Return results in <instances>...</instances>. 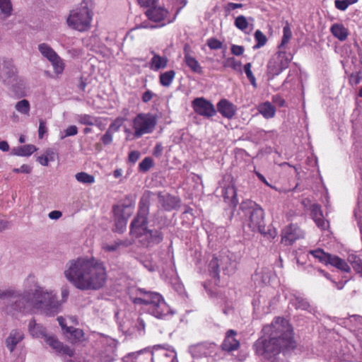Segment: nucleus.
I'll list each match as a JSON object with an SVG mask.
<instances>
[{
	"mask_svg": "<svg viewBox=\"0 0 362 362\" xmlns=\"http://www.w3.org/2000/svg\"><path fill=\"white\" fill-rule=\"evenodd\" d=\"M291 37L292 32L288 23H287L283 28V36L281 37V43L278 45V49L288 52V44L291 39Z\"/></svg>",
	"mask_w": 362,
	"mask_h": 362,
	"instance_id": "e433bc0d",
	"label": "nucleus"
},
{
	"mask_svg": "<svg viewBox=\"0 0 362 362\" xmlns=\"http://www.w3.org/2000/svg\"><path fill=\"white\" fill-rule=\"evenodd\" d=\"M254 37L256 41V44L253 46L255 49L262 47L267 42V36L259 30L255 32Z\"/></svg>",
	"mask_w": 362,
	"mask_h": 362,
	"instance_id": "de8ad7c7",
	"label": "nucleus"
},
{
	"mask_svg": "<svg viewBox=\"0 0 362 362\" xmlns=\"http://www.w3.org/2000/svg\"><path fill=\"white\" fill-rule=\"evenodd\" d=\"M208 238L210 242L222 241L228 237L226 229L224 226H216L213 225L206 230Z\"/></svg>",
	"mask_w": 362,
	"mask_h": 362,
	"instance_id": "c85d7f7f",
	"label": "nucleus"
},
{
	"mask_svg": "<svg viewBox=\"0 0 362 362\" xmlns=\"http://www.w3.org/2000/svg\"><path fill=\"white\" fill-rule=\"evenodd\" d=\"M293 58V55L291 52H284L278 49L276 53L268 62V74L273 77L279 75L284 70L288 68Z\"/></svg>",
	"mask_w": 362,
	"mask_h": 362,
	"instance_id": "9b49d317",
	"label": "nucleus"
},
{
	"mask_svg": "<svg viewBox=\"0 0 362 362\" xmlns=\"http://www.w3.org/2000/svg\"><path fill=\"white\" fill-rule=\"evenodd\" d=\"M308 255H310L318 262L325 265L330 264L343 272H346L350 270L349 266L344 259L336 255H332L327 253L322 249L317 248L311 250L308 252Z\"/></svg>",
	"mask_w": 362,
	"mask_h": 362,
	"instance_id": "f8f14e48",
	"label": "nucleus"
},
{
	"mask_svg": "<svg viewBox=\"0 0 362 362\" xmlns=\"http://www.w3.org/2000/svg\"><path fill=\"white\" fill-rule=\"evenodd\" d=\"M243 7V4L240 3L228 2L226 4L224 10L227 13H230V11L237 8H241Z\"/></svg>",
	"mask_w": 362,
	"mask_h": 362,
	"instance_id": "680f3d73",
	"label": "nucleus"
},
{
	"mask_svg": "<svg viewBox=\"0 0 362 362\" xmlns=\"http://www.w3.org/2000/svg\"><path fill=\"white\" fill-rule=\"evenodd\" d=\"M46 344L51 347L56 353L62 356H74V351L68 346H64L54 335L47 334L43 339Z\"/></svg>",
	"mask_w": 362,
	"mask_h": 362,
	"instance_id": "6ab92c4d",
	"label": "nucleus"
},
{
	"mask_svg": "<svg viewBox=\"0 0 362 362\" xmlns=\"http://www.w3.org/2000/svg\"><path fill=\"white\" fill-rule=\"evenodd\" d=\"M192 107L197 115L205 118H210L216 114L214 105L203 97L194 98Z\"/></svg>",
	"mask_w": 362,
	"mask_h": 362,
	"instance_id": "2eb2a0df",
	"label": "nucleus"
},
{
	"mask_svg": "<svg viewBox=\"0 0 362 362\" xmlns=\"http://www.w3.org/2000/svg\"><path fill=\"white\" fill-rule=\"evenodd\" d=\"M325 358L327 362H349L352 355L346 344L335 342L326 352Z\"/></svg>",
	"mask_w": 362,
	"mask_h": 362,
	"instance_id": "ddd939ff",
	"label": "nucleus"
},
{
	"mask_svg": "<svg viewBox=\"0 0 362 362\" xmlns=\"http://www.w3.org/2000/svg\"><path fill=\"white\" fill-rule=\"evenodd\" d=\"M131 245L127 240H116L112 243L103 242L101 245L102 249L107 252H117L121 247H127Z\"/></svg>",
	"mask_w": 362,
	"mask_h": 362,
	"instance_id": "72a5a7b5",
	"label": "nucleus"
},
{
	"mask_svg": "<svg viewBox=\"0 0 362 362\" xmlns=\"http://www.w3.org/2000/svg\"><path fill=\"white\" fill-rule=\"evenodd\" d=\"M129 298L134 304L146 305L147 311L156 318H163L170 313V309L163 296L157 293L144 288H133L129 292Z\"/></svg>",
	"mask_w": 362,
	"mask_h": 362,
	"instance_id": "20e7f679",
	"label": "nucleus"
},
{
	"mask_svg": "<svg viewBox=\"0 0 362 362\" xmlns=\"http://www.w3.org/2000/svg\"><path fill=\"white\" fill-rule=\"evenodd\" d=\"M52 66L54 73L57 75L62 74L65 68V64L64 60L60 57L59 54H57L52 59L49 60Z\"/></svg>",
	"mask_w": 362,
	"mask_h": 362,
	"instance_id": "a19ab883",
	"label": "nucleus"
},
{
	"mask_svg": "<svg viewBox=\"0 0 362 362\" xmlns=\"http://www.w3.org/2000/svg\"><path fill=\"white\" fill-rule=\"evenodd\" d=\"M310 214L318 228L325 230L328 227L329 223L324 219L321 206L319 204H313L311 205Z\"/></svg>",
	"mask_w": 362,
	"mask_h": 362,
	"instance_id": "393cba45",
	"label": "nucleus"
},
{
	"mask_svg": "<svg viewBox=\"0 0 362 362\" xmlns=\"http://www.w3.org/2000/svg\"><path fill=\"white\" fill-rule=\"evenodd\" d=\"M349 262L351 264L354 271L362 276V261L355 255H351L348 258Z\"/></svg>",
	"mask_w": 362,
	"mask_h": 362,
	"instance_id": "49530a36",
	"label": "nucleus"
},
{
	"mask_svg": "<svg viewBox=\"0 0 362 362\" xmlns=\"http://www.w3.org/2000/svg\"><path fill=\"white\" fill-rule=\"evenodd\" d=\"M185 218H187L189 224H190L191 221L194 219V215L192 214V209L187 207L182 209V224L185 221Z\"/></svg>",
	"mask_w": 362,
	"mask_h": 362,
	"instance_id": "052dcab7",
	"label": "nucleus"
},
{
	"mask_svg": "<svg viewBox=\"0 0 362 362\" xmlns=\"http://www.w3.org/2000/svg\"><path fill=\"white\" fill-rule=\"evenodd\" d=\"M354 216L358 221V225L361 230L362 227V203L360 202L358 204L357 208L354 210Z\"/></svg>",
	"mask_w": 362,
	"mask_h": 362,
	"instance_id": "bf43d9fd",
	"label": "nucleus"
},
{
	"mask_svg": "<svg viewBox=\"0 0 362 362\" xmlns=\"http://www.w3.org/2000/svg\"><path fill=\"white\" fill-rule=\"evenodd\" d=\"M150 53L152 55L148 67L153 71H158L160 69H164L167 67L168 63V59L165 55H160L154 50H151Z\"/></svg>",
	"mask_w": 362,
	"mask_h": 362,
	"instance_id": "5701e85b",
	"label": "nucleus"
},
{
	"mask_svg": "<svg viewBox=\"0 0 362 362\" xmlns=\"http://www.w3.org/2000/svg\"><path fill=\"white\" fill-rule=\"evenodd\" d=\"M153 159L150 157H146L139 164V170L142 173H146L150 170V168L153 166Z\"/></svg>",
	"mask_w": 362,
	"mask_h": 362,
	"instance_id": "5fc2aeb1",
	"label": "nucleus"
},
{
	"mask_svg": "<svg viewBox=\"0 0 362 362\" xmlns=\"http://www.w3.org/2000/svg\"><path fill=\"white\" fill-rule=\"evenodd\" d=\"M141 153L138 151H132L129 152L128 160L129 162L134 164L140 158Z\"/></svg>",
	"mask_w": 362,
	"mask_h": 362,
	"instance_id": "774afa93",
	"label": "nucleus"
},
{
	"mask_svg": "<svg viewBox=\"0 0 362 362\" xmlns=\"http://www.w3.org/2000/svg\"><path fill=\"white\" fill-rule=\"evenodd\" d=\"M251 67H252L251 64L250 63H247V64H245L244 65L243 69H244V71H245V73L246 74V76L248 78V80L250 81V83L254 87H256L257 86L256 78H255L254 74H252V71L251 70Z\"/></svg>",
	"mask_w": 362,
	"mask_h": 362,
	"instance_id": "6e6d98bb",
	"label": "nucleus"
},
{
	"mask_svg": "<svg viewBox=\"0 0 362 362\" xmlns=\"http://www.w3.org/2000/svg\"><path fill=\"white\" fill-rule=\"evenodd\" d=\"M277 132L274 130L265 131L258 129L255 131L253 136L259 143L270 142L274 144L277 138Z\"/></svg>",
	"mask_w": 362,
	"mask_h": 362,
	"instance_id": "bb28decb",
	"label": "nucleus"
},
{
	"mask_svg": "<svg viewBox=\"0 0 362 362\" xmlns=\"http://www.w3.org/2000/svg\"><path fill=\"white\" fill-rule=\"evenodd\" d=\"M15 109L18 113L29 116L30 111V102L26 99L21 100L16 103Z\"/></svg>",
	"mask_w": 362,
	"mask_h": 362,
	"instance_id": "37998d69",
	"label": "nucleus"
},
{
	"mask_svg": "<svg viewBox=\"0 0 362 362\" xmlns=\"http://www.w3.org/2000/svg\"><path fill=\"white\" fill-rule=\"evenodd\" d=\"M135 327H136L137 331L139 332V334L141 335V334H144L146 323L144 322V320L142 317H139L137 318L136 322L135 324Z\"/></svg>",
	"mask_w": 362,
	"mask_h": 362,
	"instance_id": "e2e57ef3",
	"label": "nucleus"
},
{
	"mask_svg": "<svg viewBox=\"0 0 362 362\" xmlns=\"http://www.w3.org/2000/svg\"><path fill=\"white\" fill-rule=\"evenodd\" d=\"M217 110L223 117L230 119L237 112L236 106L226 98L221 99L216 104Z\"/></svg>",
	"mask_w": 362,
	"mask_h": 362,
	"instance_id": "412c9836",
	"label": "nucleus"
},
{
	"mask_svg": "<svg viewBox=\"0 0 362 362\" xmlns=\"http://www.w3.org/2000/svg\"><path fill=\"white\" fill-rule=\"evenodd\" d=\"M188 351L194 359L206 358L211 362H215L218 359V353L221 350L214 342L202 341L189 346Z\"/></svg>",
	"mask_w": 362,
	"mask_h": 362,
	"instance_id": "1a4fd4ad",
	"label": "nucleus"
},
{
	"mask_svg": "<svg viewBox=\"0 0 362 362\" xmlns=\"http://www.w3.org/2000/svg\"><path fill=\"white\" fill-rule=\"evenodd\" d=\"M92 5L91 0H83L77 7L72 9L66 18L68 26L79 32L88 30L93 19Z\"/></svg>",
	"mask_w": 362,
	"mask_h": 362,
	"instance_id": "39448f33",
	"label": "nucleus"
},
{
	"mask_svg": "<svg viewBox=\"0 0 362 362\" xmlns=\"http://www.w3.org/2000/svg\"><path fill=\"white\" fill-rule=\"evenodd\" d=\"M76 180L82 184L90 185L95 182L93 175H89L85 172L78 173L75 175Z\"/></svg>",
	"mask_w": 362,
	"mask_h": 362,
	"instance_id": "09e8293b",
	"label": "nucleus"
},
{
	"mask_svg": "<svg viewBox=\"0 0 362 362\" xmlns=\"http://www.w3.org/2000/svg\"><path fill=\"white\" fill-rule=\"evenodd\" d=\"M157 123L156 116L150 113H139L132 121L134 138H140L144 134L151 133Z\"/></svg>",
	"mask_w": 362,
	"mask_h": 362,
	"instance_id": "9d476101",
	"label": "nucleus"
},
{
	"mask_svg": "<svg viewBox=\"0 0 362 362\" xmlns=\"http://www.w3.org/2000/svg\"><path fill=\"white\" fill-rule=\"evenodd\" d=\"M235 332L230 329L226 332V337L222 344V349L226 351H232L238 349L239 341L235 338Z\"/></svg>",
	"mask_w": 362,
	"mask_h": 362,
	"instance_id": "c756f323",
	"label": "nucleus"
},
{
	"mask_svg": "<svg viewBox=\"0 0 362 362\" xmlns=\"http://www.w3.org/2000/svg\"><path fill=\"white\" fill-rule=\"evenodd\" d=\"M18 70L12 59L0 57V82L6 86L10 85L11 81H16V83L11 86V90L18 96L23 97L25 93L21 88L24 86L23 79L17 77Z\"/></svg>",
	"mask_w": 362,
	"mask_h": 362,
	"instance_id": "0eeeda50",
	"label": "nucleus"
},
{
	"mask_svg": "<svg viewBox=\"0 0 362 362\" xmlns=\"http://www.w3.org/2000/svg\"><path fill=\"white\" fill-rule=\"evenodd\" d=\"M33 309L40 310L47 316H53L61 310V303L53 291L36 286L33 290L20 293L15 301V310L28 313Z\"/></svg>",
	"mask_w": 362,
	"mask_h": 362,
	"instance_id": "f03ea898",
	"label": "nucleus"
},
{
	"mask_svg": "<svg viewBox=\"0 0 362 362\" xmlns=\"http://www.w3.org/2000/svg\"><path fill=\"white\" fill-rule=\"evenodd\" d=\"M259 112L265 119H272L275 116L276 109L270 102H264L259 105Z\"/></svg>",
	"mask_w": 362,
	"mask_h": 362,
	"instance_id": "c9c22d12",
	"label": "nucleus"
},
{
	"mask_svg": "<svg viewBox=\"0 0 362 362\" xmlns=\"http://www.w3.org/2000/svg\"><path fill=\"white\" fill-rule=\"evenodd\" d=\"M301 237H303V232L299 227L295 224H290L282 231L281 242L286 245H291Z\"/></svg>",
	"mask_w": 362,
	"mask_h": 362,
	"instance_id": "aec40b11",
	"label": "nucleus"
},
{
	"mask_svg": "<svg viewBox=\"0 0 362 362\" xmlns=\"http://www.w3.org/2000/svg\"><path fill=\"white\" fill-rule=\"evenodd\" d=\"M288 303L296 310H305L312 314L316 312L315 308L309 303L304 295L298 291H294L291 293Z\"/></svg>",
	"mask_w": 362,
	"mask_h": 362,
	"instance_id": "a211bd4d",
	"label": "nucleus"
},
{
	"mask_svg": "<svg viewBox=\"0 0 362 362\" xmlns=\"http://www.w3.org/2000/svg\"><path fill=\"white\" fill-rule=\"evenodd\" d=\"M206 44L211 49H219L223 46V42L214 37L208 39Z\"/></svg>",
	"mask_w": 362,
	"mask_h": 362,
	"instance_id": "4d7b16f0",
	"label": "nucleus"
},
{
	"mask_svg": "<svg viewBox=\"0 0 362 362\" xmlns=\"http://www.w3.org/2000/svg\"><path fill=\"white\" fill-rule=\"evenodd\" d=\"M24 337L23 333L19 329H13L11 331L8 337L6 339V347L12 352L16 345L23 340Z\"/></svg>",
	"mask_w": 362,
	"mask_h": 362,
	"instance_id": "7c9ffc66",
	"label": "nucleus"
},
{
	"mask_svg": "<svg viewBox=\"0 0 362 362\" xmlns=\"http://www.w3.org/2000/svg\"><path fill=\"white\" fill-rule=\"evenodd\" d=\"M274 273L269 268H262L260 271H256L252 276V279L259 284H262L267 285L270 282Z\"/></svg>",
	"mask_w": 362,
	"mask_h": 362,
	"instance_id": "473e14b6",
	"label": "nucleus"
},
{
	"mask_svg": "<svg viewBox=\"0 0 362 362\" xmlns=\"http://www.w3.org/2000/svg\"><path fill=\"white\" fill-rule=\"evenodd\" d=\"M175 72L173 70L165 71L159 76L160 83L165 87H168L173 81Z\"/></svg>",
	"mask_w": 362,
	"mask_h": 362,
	"instance_id": "a18cd8bd",
	"label": "nucleus"
},
{
	"mask_svg": "<svg viewBox=\"0 0 362 362\" xmlns=\"http://www.w3.org/2000/svg\"><path fill=\"white\" fill-rule=\"evenodd\" d=\"M78 133V128L75 125H71L64 130V134L60 135V139H64L67 136H72L76 135Z\"/></svg>",
	"mask_w": 362,
	"mask_h": 362,
	"instance_id": "13d9d810",
	"label": "nucleus"
},
{
	"mask_svg": "<svg viewBox=\"0 0 362 362\" xmlns=\"http://www.w3.org/2000/svg\"><path fill=\"white\" fill-rule=\"evenodd\" d=\"M149 214V204L146 199L142 198L139 204L136 216L130 224V233L139 238V242L146 247L159 243L163 240L162 233L158 230H149L147 228V217Z\"/></svg>",
	"mask_w": 362,
	"mask_h": 362,
	"instance_id": "7ed1b4c3",
	"label": "nucleus"
},
{
	"mask_svg": "<svg viewBox=\"0 0 362 362\" xmlns=\"http://www.w3.org/2000/svg\"><path fill=\"white\" fill-rule=\"evenodd\" d=\"M221 193L225 203L235 209L239 203L235 187L233 185H228L222 188Z\"/></svg>",
	"mask_w": 362,
	"mask_h": 362,
	"instance_id": "4be33fe9",
	"label": "nucleus"
},
{
	"mask_svg": "<svg viewBox=\"0 0 362 362\" xmlns=\"http://www.w3.org/2000/svg\"><path fill=\"white\" fill-rule=\"evenodd\" d=\"M37 150L34 145L28 144L13 149V154L19 156H29Z\"/></svg>",
	"mask_w": 362,
	"mask_h": 362,
	"instance_id": "79ce46f5",
	"label": "nucleus"
},
{
	"mask_svg": "<svg viewBox=\"0 0 362 362\" xmlns=\"http://www.w3.org/2000/svg\"><path fill=\"white\" fill-rule=\"evenodd\" d=\"M124 362H153L152 351L144 349L135 353L127 355L123 360Z\"/></svg>",
	"mask_w": 362,
	"mask_h": 362,
	"instance_id": "b1692460",
	"label": "nucleus"
},
{
	"mask_svg": "<svg viewBox=\"0 0 362 362\" xmlns=\"http://www.w3.org/2000/svg\"><path fill=\"white\" fill-rule=\"evenodd\" d=\"M244 47L240 45H232L230 47V52L235 56H240L244 52Z\"/></svg>",
	"mask_w": 362,
	"mask_h": 362,
	"instance_id": "69168bd1",
	"label": "nucleus"
},
{
	"mask_svg": "<svg viewBox=\"0 0 362 362\" xmlns=\"http://www.w3.org/2000/svg\"><path fill=\"white\" fill-rule=\"evenodd\" d=\"M220 268L227 275L233 274L236 268V262L233 253L228 250H223L217 255H214L209 264V272L210 276L219 279Z\"/></svg>",
	"mask_w": 362,
	"mask_h": 362,
	"instance_id": "6e6552de",
	"label": "nucleus"
},
{
	"mask_svg": "<svg viewBox=\"0 0 362 362\" xmlns=\"http://www.w3.org/2000/svg\"><path fill=\"white\" fill-rule=\"evenodd\" d=\"M240 210L245 217L248 227L254 232L267 234L264 223V213L262 207L252 200L242 202Z\"/></svg>",
	"mask_w": 362,
	"mask_h": 362,
	"instance_id": "423d86ee",
	"label": "nucleus"
},
{
	"mask_svg": "<svg viewBox=\"0 0 362 362\" xmlns=\"http://www.w3.org/2000/svg\"><path fill=\"white\" fill-rule=\"evenodd\" d=\"M145 13L149 20L154 22H160L165 20L168 11L162 6H158L156 4L148 8Z\"/></svg>",
	"mask_w": 362,
	"mask_h": 362,
	"instance_id": "a878e982",
	"label": "nucleus"
},
{
	"mask_svg": "<svg viewBox=\"0 0 362 362\" xmlns=\"http://www.w3.org/2000/svg\"><path fill=\"white\" fill-rule=\"evenodd\" d=\"M67 333H70L76 339H81L83 337V331L79 329L74 328L73 327H67Z\"/></svg>",
	"mask_w": 362,
	"mask_h": 362,
	"instance_id": "0e129e2a",
	"label": "nucleus"
},
{
	"mask_svg": "<svg viewBox=\"0 0 362 362\" xmlns=\"http://www.w3.org/2000/svg\"><path fill=\"white\" fill-rule=\"evenodd\" d=\"M234 25L240 30L246 33L249 23L247 18L241 15L235 18Z\"/></svg>",
	"mask_w": 362,
	"mask_h": 362,
	"instance_id": "3c124183",
	"label": "nucleus"
},
{
	"mask_svg": "<svg viewBox=\"0 0 362 362\" xmlns=\"http://www.w3.org/2000/svg\"><path fill=\"white\" fill-rule=\"evenodd\" d=\"M329 30L332 35L341 42L346 40L349 35V30L342 23L332 24Z\"/></svg>",
	"mask_w": 362,
	"mask_h": 362,
	"instance_id": "f704fd0d",
	"label": "nucleus"
},
{
	"mask_svg": "<svg viewBox=\"0 0 362 362\" xmlns=\"http://www.w3.org/2000/svg\"><path fill=\"white\" fill-rule=\"evenodd\" d=\"M115 231L122 233L127 227L128 218L132 214V207L127 205H117L113 207Z\"/></svg>",
	"mask_w": 362,
	"mask_h": 362,
	"instance_id": "4468645a",
	"label": "nucleus"
},
{
	"mask_svg": "<svg viewBox=\"0 0 362 362\" xmlns=\"http://www.w3.org/2000/svg\"><path fill=\"white\" fill-rule=\"evenodd\" d=\"M64 274L71 284L81 291L98 290L104 286L107 280L104 263L93 257L69 260Z\"/></svg>",
	"mask_w": 362,
	"mask_h": 362,
	"instance_id": "f257e3e1",
	"label": "nucleus"
},
{
	"mask_svg": "<svg viewBox=\"0 0 362 362\" xmlns=\"http://www.w3.org/2000/svg\"><path fill=\"white\" fill-rule=\"evenodd\" d=\"M107 347L100 354V360L102 362H113L115 357V351L117 344L116 341L111 338L106 339Z\"/></svg>",
	"mask_w": 362,
	"mask_h": 362,
	"instance_id": "cd10ccee",
	"label": "nucleus"
},
{
	"mask_svg": "<svg viewBox=\"0 0 362 362\" xmlns=\"http://www.w3.org/2000/svg\"><path fill=\"white\" fill-rule=\"evenodd\" d=\"M224 67H230L235 71H241V62L237 61L234 57H228L223 62Z\"/></svg>",
	"mask_w": 362,
	"mask_h": 362,
	"instance_id": "603ef678",
	"label": "nucleus"
},
{
	"mask_svg": "<svg viewBox=\"0 0 362 362\" xmlns=\"http://www.w3.org/2000/svg\"><path fill=\"white\" fill-rule=\"evenodd\" d=\"M272 103L276 105L281 107L285 105L286 101L285 100L279 95H274L272 98Z\"/></svg>",
	"mask_w": 362,
	"mask_h": 362,
	"instance_id": "338daca9",
	"label": "nucleus"
},
{
	"mask_svg": "<svg viewBox=\"0 0 362 362\" xmlns=\"http://www.w3.org/2000/svg\"><path fill=\"white\" fill-rule=\"evenodd\" d=\"M185 62L192 72L196 74H201L202 72V67L194 57L186 53L185 55Z\"/></svg>",
	"mask_w": 362,
	"mask_h": 362,
	"instance_id": "ea45409f",
	"label": "nucleus"
},
{
	"mask_svg": "<svg viewBox=\"0 0 362 362\" xmlns=\"http://www.w3.org/2000/svg\"><path fill=\"white\" fill-rule=\"evenodd\" d=\"M151 351L153 362H178L177 355L174 349L155 346Z\"/></svg>",
	"mask_w": 362,
	"mask_h": 362,
	"instance_id": "f3484780",
	"label": "nucleus"
},
{
	"mask_svg": "<svg viewBox=\"0 0 362 362\" xmlns=\"http://www.w3.org/2000/svg\"><path fill=\"white\" fill-rule=\"evenodd\" d=\"M270 289L269 287H265L264 290L260 291L258 295L255 296L252 302L254 313L258 315L269 312V308L272 305V297L267 296L266 293Z\"/></svg>",
	"mask_w": 362,
	"mask_h": 362,
	"instance_id": "dca6fc26",
	"label": "nucleus"
},
{
	"mask_svg": "<svg viewBox=\"0 0 362 362\" xmlns=\"http://www.w3.org/2000/svg\"><path fill=\"white\" fill-rule=\"evenodd\" d=\"M13 13V5L11 0H0V19L5 21Z\"/></svg>",
	"mask_w": 362,
	"mask_h": 362,
	"instance_id": "4c0bfd02",
	"label": "nucleus"
},
{
	"mask_svg": "<svg viewBox=\"0 0 362 362\" xmlns=\"http://www.w3.org/2000/svg\"><path fill=\"white\" fill-rule=\"evenodd\" d=\"M37 49L40 54L48 61L58 54L49 45L45 42L40 43L37 45Z\"/></svg>",
	"mask_w": 362,
	"mask_h": 362,
	"instance_id": "58836bf2",
	"label": "nucleus"
},
{
	"mask_svg": "<svg viewBox=\"0 0 362 362\" xmlns=\"http://www.w3.org/2000/svg\"><path fill=\"white\" fill-rule=\"evenodd\" d=\"M76 121L83 125L93 126L96 122L95 117L88 114H81L76 116Z\"/></svg>",
	"mask_w": 362,
	"mask_h": 362,
	"instance_id": "8fccbe9b",
	"label": "nucleus"
},
{
	"mask_svg": "<svg viewBox=\"0 0 362 362\" xmlns=\"http://www.w3.org/2000/svg\"><path fill=\"white\" fill-rule=\"evenodd\" d=\"M126 120L124 117H117L109 126L107 130L112 134L119 131V128Z\"/></svg>",
	"mask_w": 362,
	"mask_h": 362,
	"instance_id": "864d4df0",
	"label": "nucleus"
},
{
	"mask_svg": "<svg viewBox=\"0 0 362 362\" xmlns=\"http://www.w3.org/2000/svg\"><path fill=\"white\" fill-rule=\"evenodd\" d=\"M20 293L14 290H1L0 289V299H7L13 303V310H15V301L18 298Z\"/></svg>",
	"mask_w": 362,
	"mask_h": 362,
	"instance_id": "c03bdc74",
	"label": "nucleus"
},
{
	"mask_svg": "<svg viewBox=\"0 0 362 362\" xmlns=\"http://www.w3.org/2000/svg\"><path fill=\"white\" fill-rule=\"evenodd\" d=\"M28 331L35 338L44 339L47 334L45 327L41 324L37 323L34 318L31 319L28 323Z\"/></svg>",
	"mask_w": 362,
	"mask_h": 362,
	"instance_id": "2f4dec72",
	"label": "nucleus"
}]
</instances>
